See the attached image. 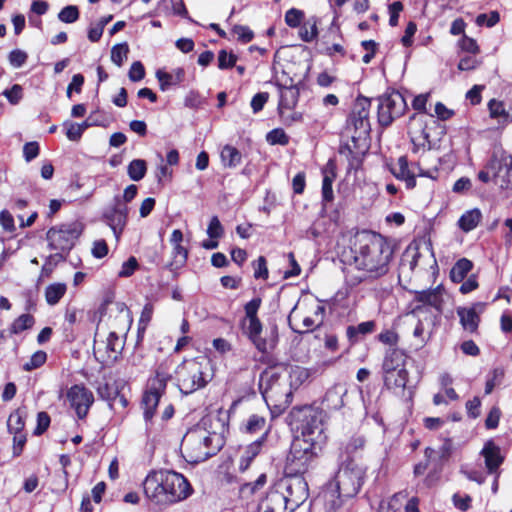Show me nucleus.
<instances>
[{
    "label": "nucleus",
    "mask_w": 512,
    "mask_h": 512,
    "mask_svg": "<svg viewBox=\"0 0 512 512\" xmlns=\"http://www.w3.org/2000/svg\"><path fill=\"white\" fill-rule=\"evenodd\" d=\"M472 268L473 263L470 260L466 258L458 260L450 271L451 280L454 283L463 282L465 277L471 271Z\"/></svg>",
    "instance_id": "72a5a7b5"
},
{
    "label": "nucleus",
    "mask_w": 512,
    "mask_h": 512,
    "mask_svg": "<svg viewBox=\"0 0 512 512\" xmlns=\"http://www.w3.org/2000/svg\"><path fill=\"white\" fill-rule=\"evenodd\" d=\"M221 160L226 167H236L241 162V153L235 147L226 145L221 151Z\"/></svg>",
    "instance_id": "ea45409f"
},
{
    "label": "nucleus",
    "mask_w": 512,
    "mask_h": 512,
    "mask_svg": "<svg viewBox=\"0 0 512 512\" xmlns=\"http://www.w3.org/2000/svg\"><path fill=\"white\" fill-rule=\"evenodd\" d=\"M254 277L255 278H268V269L266 265V260L263 256H260L257 261L254 263Z\"/></svg>",
    "instance_id": "338daca9"
},
{
    "label": "nucleus",
    "mask_w": 512,
    "mask_h": 512,
    "mask_svg": "<svg viewBox=\"0 0 512 512\" xmlns=\"http://www.w3.org/2000/svg\"><path fill=\"white\" fill-rule=\"evenodd\" d=\"M408 381V371L405 369H398L393 372L384 373V384L390 390L403 391Z\"/></svg>",
    "instance_id": "c756f323"
},
{
    "label": "nucleus",
    "mask_w": 512,
    "mask_h": 512,
    "mask_svg": "<svg viewBox=\"0 0 512 512\" xmlns=\"http://www.w3.org/2000/svg\"><path fill=\"white\" fill-rule=\"evenodd\" d=\"M411 141L414 145V150L416 151L419 148H425L430 144L429 134L423 128V121L421 118H418L416 115L411 117V123L408 131Z\"/></svg>",
    "instance_id": "412c9836"
},
{
    "label": "nucleus",
    "mask_w": 512,
    "mask_h": 512,
    "mask_svg": "<svg viewBox=\"0 0 512 512\" xmlns=\"http://www.w3.org/2000/svg\"><path fill=\"white\" fill-rule=\"evenodd\" d=\"M482 218V214L479 209L474 208L469 211H466L459 219L458 224L461 230L464 232H469L477 227L480 220Z\"/></svg>",
    "instance_id": "473e14b6"
},
{
    "label": "nucleus",
    "mask_w": 512,
    "mask_h": 512,
    "mask_svg": "<svg viewBox=\"0 0 512 512\" xmlns=\"http://www.w3.org/2000/svg\"><path fill=\"white\" fill-rule=\"evenodd\" d=\"M459 46H460L461 50L471 53V54H474V55L479 52V47H478L476 41L467 36H464L459 41Z\"/></svg>",
    "instance_id": "774afa93"
},
{
    "label": "nucleus",
    "mask_w": 512,
    "mask_h": 512,
    "mask_svg": "<svg viewBox=\"0 0 512 512\" xmlns=\"http://www.w3.org/2000/svg\"><path fill=\"white\" fill-rule=\"evenodd\" d=\"M233 33L237 36L238 40L243 43L250 42L253 39V32L247 26L236 25L233 28Z\"/></svg>",
    "instance_id": "bf43d9fd"
},
{
    "label": "nucleus",
    "mask_w": 512,
    "mask_h": 512,
    "mask_svg": "<svg viewBox=\"0 0 512 512\" xmlns=\"http://www.w3.org/2000/svg\"><path fill=\"white\" fill-rule=\"evenodd\" d=\"M303 19L304 12L299 9L291 8L285 13V23L291 28L299 27Z\"/></svg>",
    "instance_id": "8fccbe9b"
},
{
    "label": "nucleus",
    "mask_w": 512,
    "mask_h": 512,
    "mask_svg": "<svg viewBox=\"0 0 512 512\" xmlns=\"http://www.w3.org/2000/svg\"><path fill=\"white\" fill-rule=\"evenodd\" d=\"M27 57L26 52L15 49L9 54V62L14 68H20L26 62Z\"/></svg>",
    "instance_id": "4d7b16f0"
},
{
    "label": "nucleus",
    "mask_w": 512,
    "mask_h": 512,
    "mask_svg": "<svg viewBox=\"0 0 512 512\" xmlns=\"http://www.w3.org/2000/svg\"><path fill=\"white\" fill-rule=\"evenodd\" d=\"M290 386L299 387L309 378L308 369L300 366H294L289 371Z\"/></svg>",
    "instance_id": "37998d69"
},
{
    "label": "nucleus",
    "mask_w": 512,
    "mask_h": 512,
    "mask_svg": "<svg viewBox=\"0 0 512 512\" xmlns=\"http://www.w3.org/2000/svg\"><path fill=\"white\" fill-rule=\"evenodd\" d=\"M346 394V390L340 386H335L328 390L324 402L326 406L331 409H340L343 405V396Z\"/></svg>",
    "instance_id": "c9c22d12"
},
{
    "label": "nucleus",
    "mask_w": 512,
    "mask_h": 512,
    "mask_svg": "<svg viewBox=\"0 0 512 512\" xmlns=\"http://www.w3.org/2000/svg\"><path fill=\"white\" fill-rule=\"evenodd\" d=\"M129 52V46L127 43L116 44L111 49V60L112 62L121 67L124 61L127 59Z\"/></svg>",
    "instance_id": "a18cd8bd"
},
{
    "label": "nucleus",
    "mask_w": 512,
    "mask_h": 512,
    "mask_svg": "<svg viewBox=\"0 0 512 512\" xmlns=\"http://www.w3.org/2000/svg\"><path fill=\"white\" fill-rule=\"evenodd\" d=\"M156 77L160 83V89L162 91H165L168 86L170 85H176L177 83L181 82L184 78V70L183 69H177L175 75L157 71Z\"/></svg>",
    "instance_id": "58836bf2"
},
{
    "label": "nucleus",
    "mask_w": 512,
    "mask_h": 512,
    "mask_svg": "<svg viewBox=\"0 0 512 512\" xmlns=\"http://www.w3.org/2000/svg\"><path fill=\"white\" fill-rule=\"evenodd\" d=\"M46 359H47L46 352H44L42 350L36 351L30 357L29 361H27L24 364L23 369L25 371H32L34 369H37V368L41 367L46 362Z\"/></svg>",
    "instance_id": "09e8293b"
},
{
    "label": "nucleus",
    "mask_w": 512,
    "mask_h": 512,
    "mask_svg": "<svg viewBox=\"0 0 512 512\" xmlns=\"http://www.w3.org/2000/svg\"><path fill=\"white\" fill-rule=\"evenodd\" d=\"M259 386L260 389H262L264 398L272 399L278 395L281 384L279 383V377L276 373L265 371L260 377Z\"/></svg>",
    "instance_id": "5701e85b"
},
{
    "label": "nucleus",
    "mask_w": 512,
    "mask_h": 512,
    "mask_svg": "<svg viewBox=\"0 0 512 512\" xmlns=\"http://www.w3.org/2000/svg\"><path fill=\"white\" fill-rule=\"evenodd\" d=\"M66 291L67 286L65 283H53L48 285L45 289L46 302L51 306L56 305L65 295Z\"/></svg>",
    "instance_id": "f704fd0d"
},
{
    "label": "nucleus",
    "mask_w": 512,
    "mask_h": 512,
    "mask_svg": "<svg viewBox=\"0 0 512 512\" xmlns=\"http://www.w3.org/2000/svg\"><path fill=\"white\" fill-rule=\"evenodd\" d=\"M383 373L405 369V356L399 350L388 352L383 361Z\"/></svg>",
    "instance_id": "7c9ffc66"
},
{
    "label": "nucleus",
    "mask_w": 512,
    "mask_h": 512,
    "mask_svg": "<svg viewBox=\"0 0 512 512\" xmlns=\"http://www.w3.org/2000/svg\"><path fill=\"white\" fill-rule=\"evenodd\" d=\"M325 307L319 303L312 304L308 309V314H295L294 319L299 318L300 325L292 326L297 333H305L319 327L324 321Z\"/></svg>",
    "instance_id": "f3484780"
},
{
    "label": "nucleus",
    "mask_w": 512,
    "mask_h": 512,
    "mask_svg": "<svg viewBox=\"0 0 512 512\" xmlns=\"http://www.w3.org/2000/svg\"><path fill=\"white\" fill-rule=\"evenodd\" d=\"M236 60L237 58L234 54L221 50L218 54V67L220 69L231 68L235 65Z\"/></svg>",
    "instance_id": "603ef678"
},
{
    "label": "nucleus",
    "mask_w": 512,
    "mask_h": 512,
    "mask_svg": "<svg viewBox=\"0 0 512 512\" xmlns=\"http://www.w3.org/2000/svg\"><path fill=\"white\" fill-rule=\"evenodd\" d=\"M34 324V318L30 314L20 315L12 324L11 331L15 334L31 328Z\"/></svg>",
    "instance_id": "49530a36"
},
{
    "label": "nucleus",
    "mask_w": 512,
    "mask_h": 512,
    "mask_svg": "<svg viewBox=\"0 0 512 512\" xmlns=\"http://www.w3.org/2000/svg\"><path fill=\"white\" fill-rule=\"evenodd\" d=\"M279 114L282 121L287 125H291L295 122L302 121V114L299 112L292 111V109H282V111H279Z\"/></svg>",
    "instance_id": "69168bd1"
},
{
    "label": "nucleus",
    "mask_w": 512,
    "mask_h": 512,
    "mask_svg": "<svg viewBox=\"0 0 512 512\" xmlns=\"http://www.w3.org/2000/svg\"><path fill=\"white\" fill-rule=\"evenodd\" d=\"M480 61L474 55L462 57L458 63V69L461 71H469L477 68Z\"/></svg>",
    "instance_id": "052dcab7"
},
{
    "label": "nucleus",
    "mask_w": 512,
    "mask_h": 512,
    "mask_svg": "<svg viewBox=\"0 0 512 512\" xmlns=\"http://www.w3.org/2000/svg\"><path fill=\"white\" fill-rule=\"evenodd\" d=\"M280 490L287 502L288 511L293 512L302 505L309 496V488L306 480L302 476L287 475L274 487Z\"/></svg>",
    "instance_id": "6e6552de"
},
{
    "label": "nucleus",
    "mask_w": 512,
    "mask_h": 512,
    "mask_svg": "<svg viewBox=\"0 0 512 512\" xmlns=\"http://www.w3.org/2000/svg\"><path fill=\"white\" fill-rule=\"evenodd\" d=\"M132 318L129 309L124 304H118L116 310H111L107 322L110 332L124 335L130 329Z\"/></svg>",
    "instance_id": "a211bd4d"
},
{
    "label": "nucleus",
    "mask_w": 512,
    "mask_h": 512,
    "mask_svg": "<svg viewBox=\"0 0 512 512\" xmlns=\"http://www.w3.org/2000/svg\"><path fill=\"white\" fill-rule=\"evenodd\" d=\"M96 333L93 353L98 362L103 365H112L117 361L124 348V340L115 332H109L105 339H100Z\"/></svg>",
    "instance_id": "9d476101"
},
{
    "label": "nucleus",
    "mask_w": 512,
    "mask_h": 512,
    "mask_svg": "<svg viewBox=\"0 0 512 512\" xmlns=\"http://www.w3.org/2000/svg\"><path fill=\"white\" fill-rule=\"evenodd\" d=\"M138 267V262L135 257H130L126 262L122 264L121 270L119 271V277L131 276Z\"/></svg>",
    "instance_id": "0e129e2a"
},
{
    "label": "nucleus",
    "mask_w": 512,
    "mask_h": 512,
    "mask_svg": "<svg viewBox=\"0 0 512 512\" xmlns=\"http://www.w3.org/2000/svg\"><path fill=\"white\" fill-rule=\"evenodd\" d=\"M25 413L18 409L10 414L8 421H7V427L10 433H23V428L25 425Z\"/></svg>",
    "instance_id": "a19ab883"
},
{
    "label": "nucleus",
    "mask_w": 512,
    "mask_h": 512,
    "mask_svg": "<svg viewBox=\"0 0 512 512\" xmlns=\"http://www.w3.org/2000/svg\"><path fill=\"white\" fill-rule=\"evenodd\" d=\"M369 108L370 100L366 97H358L353 105L348 123L354 127L359 137L370 130Z\"/></svg>",
    "instance_id": "2eb2a0df"
},
{
    "label": "nucleus",
    "mask_w": 512,
    "mask_h": 512,
    "mask_svg": "<svg viewBox=\"0 0 512 512\" xmlns=\"http://www.w3.org/2000/svg\"><path fill=\"white\" fill-rule=\"evenodd\" d=\"M294 417L299 422L297 429L300 431V435L296 437L321 447L325 440L322 413L311 407H304Z\"/></svg>",
    "instance_id": "0eeeda50"
},
{
    "label": "nucleus",
    "mask_w": 512,
    "mask_h": 512,
    "mask_svg": "<svg viewBox=\"0 0 512 512\" xmlns=\"http://www.w3.org/2000/svg\"><path fill=\"white\" fill-rule=\"evenodd\" d=\"M264 440H265V437L263 435L260 439L254 441L251 444H249L248 446H246V448L239 460V471L240 472H245L249 468L251 462L261 452Z\"/></svg>",
    "instance_id": "c85d7f7f"
},
{
    "label": "nucleus",
    "mask_w": 512,
    "mask_h": 512,
    "mask_svg": "<svg viewBox=\"0 0 512 512\" xmlns=\"http://www.w3.org/2000/svg\"><path fill=\"white\" fill-rule=\"evenodd\" d=\"M318 19L311 17L300 27L299 36L304 42H312L318 36Z\"/></svg>",
    "instance_id": "4c0bfd02"
},
{
    "label": "nucleus",
    "mask_w": 512,
    "mask_h": 512,
    "mask_svg": "<svg viewBox=\"0 0 512 512\" xmlns=\"http://www.w3.org/2000/svg\"><path fill=\"white\" fill-rule=\"evenodd\" d=\"M0 225L7 232H13L15 230L14 218L8 210H2L0 212Z\"/></svg>",
    "instance_id": "e2e57ef3"
},
{
    "label": "nucleus",
    "mask_w": 512,
    "mask_h": 512,
    "mask_svg": "<svg viewBox=\"0 0 512 512\" xmlns=\"http://www.w3.org/2000/svg\"><path fill=\"white\" fill-rule=\"evenodd\" d=\"M267 477L264 473L259 475V477L254 482H249L243 484L239 489V495L242 499L248 500L250 499L258 490L263 488L266 484Z\"/></svg>",
    "instance_id": "e433bc0d"
},
{
    "label": "nucleus",
    "mask_w": 512,
    "mask_h": 512,
    "mask_svg": "<svg viewBox=\"0 0 512 512\" xmlns=\"http://www.w3.org/2000/svg\"><path fill=\"white\" fill-rule=\"evenodd\" d=\"M476 307L482 308L481 304H476L473 307H458L457 308V315L460 318V323L465 331H468L470 333L476 332L480 317L479 313L476 310Z\"/></svg>",
    "instance_id": "4be33fe9"
},
{
    "label": "nucleus",
    "mask_w": 512,
    "mask_h": 512,
    "mask_svg": "<svg viewBox=\"0 0 512 512\" xmlns=\"http://www.w3.org/2000/svg\"><path fill=\"white\" fill-rule=\"evenodd\" d=\"M58 19L63 23H74L79 19V9L75 5H68L58 13Z\"/></svg>",
    "instance_id": "de8ad7c7"
},
{
    "label": "nucleus",
    "mask_w": 512,
    "mask_h": 512,
    "mask_svg": "<svg viewBox=\"0 0 512 512\" xmlns=\"http://www.w3.org/2000/svg\"><path fill=\"white\" fill-rule=\"evenodd\" d=\"M128 76L132 82H138L142 80L145 76V69L143 64L140 61L133 62L130 67Z\"/></svg>",
    "instance_id": "5fc2aeb1"
},
{
    "label": "nucleus",
    "mask_w": 512,
    "mask_h": 512,
    "mask_svg": "<svg viewBox=\"0 0 512 512\" xmlns=\"http://www.w3.org/2000/svg\"><path fill=\"white\" fill-rule=\"evenodd\" d=\"M82 230V225L78 222L50 228L46 235L49 247L59 252L69 251L74 246L75 240L81 235Z\"/></svg>",
    "instance_id": "1a4fd4ad"
},
{
    "label": "nucleus",
    "mask_w": 512,
    "mask_h": 512,
    "mask_svg": "<svg viewBox=\"0 0 512 512\" xmlns=\"http://www.w3.org/2000/svg\"><path fill=\"white\" fill-rule=\"evenodd\" d=\"M406 101L400 92L393 91L379 98L378 120L382 126H389L395 118L404 114Z\"/></svg>",
    "instance_id": "9b49d317"
},
{
    "label": "nucleus",
    "mask_w": 512,
    "mask_h": 512,
    "mask_svg": "<svg viewBox=\"0 0 512 512\" xmlns=\"http://www.w3.org/2000/svg\"><path fill=\"white\" fill-rule=\"evenodd\" d=\"M64 126L66 127V136L71 141L80 140L83 132L81 131L78 123L74 122H65Z\"/></svg>",
    "instance_id": "680f3d73"
},
{
    "label": "nucleus",
    "mask_w": 512,
    "mask_h": 512,
    "mask_svg": "<svg viewBox=\"0 0 512 512\" xmlns=\"http://www.w3.org/2000/svg\"><path fill=\"white\" fill-rule=\"evenodd\" d=\"M442 292L443 289L441 286L434 289L417 291L415 293V300L440 310L442 305Z\"/></svg>",
    "instance_id": "cd10ccee"
},
{
    "label": "nucleus",
    "mask_w": 512,
    "mask_h": 512,
    "mask_svg": "<svg viewBox=\"0 0 512 512\" xmlns=\"http://www.w3.org/2000/svg\"><path fill=\"white\" fill-rule=\"evenodd\" d=\"M375 329L374 321H366L358 324L357 326H349L347 328V336L349 339H356L357 335H366L372 333Z\"/></svg>",
    "instance_id": "c03bdc74"
},
{
    "label": "nucleus",
    "mask_w": 512,
    "mask_h": 512,
    "mask_svg": "<svg viewBox=\"0 0 512 512\" xmlns=\"http://www.w3.org/2000/svg\"><path fill=\"white\" fill-rule=\"evenodd\" d=\"M168 379L169 376L166 373L158 371L155 377L150 380L148 389L145 391L142 398L143 414L146 421L153 418L160 398L165 391Z\"/></svg>",
    "instance_id": "f8f14e48"
},
{
    "label": "nucleus",
    "mask_w": 512,
    "mask_h": 512,
    "mask_svg": "<svg viewBox=\"0 0 512 512\" xmlns=\"http://www.w3.org/2000/svg\"><path fill=\"white\" fill-rule=\"evenodd\" d=\"M480 455L484 458L485 467L490 474L498 473L499 467L504 462V456L501 453V449L494 441H487Z\"/></svg>",
    "instance_id": "6ab92c4d"
},
{
    "label": "nucleus",
    "mask_w": 512,
    "mask_h": 512,
    "mask_svg": "<svg viewBox=\"0 0 512 512\" xmlns=\"http://www.w3.org/2000/svg\"><path fill=\"white\" fill-rule=\"evenodd\" d=\"M222 446V440L217 433L204 428H195L187 432L182 440V451L189 463L203 462L215 455Z\"/></svg>",
    "instance_id": "7ed1b4c3"
},
{
    "label": "nucleus",
    "mask_w": 512,
    "mask_h": 512,
    "mask_svg": "<svg viewBox=\"0 0 512 512\" xmlns=\"http://www.w3.org/2000/svg\"><path fill=\"white\" fill-rule=\"evenodd\" d=\"M322 197L323 201L331 202L334 199L332 184L336 178V167L332 160H329L322 169Z\"/></svg>",
    "instance_id": "b1692460"
},
{
    "label": "nucleus",
    "mask_w": 512,
    "mask_h": 512,
    "mask_svg": "<svg viewBox=\"0 0 512 512\" xmlns=\"http://www.w3.org/2000/svg\"><path fill=\"white\" fill-rule=\"evenodd\" d=\"M490 117L496 119L499 124L506 125L512 122V108H506L503 101L491 99L488 103Z\"/></svg>",
    "instance_id": "a878e982"
},
{
    "label": "nucleus",
    "mask_w": 512,
    "mask_h": 512,
    "mask_svg": "<svg viewBox=\"0 0 512 512\" xmlns=\"http://www.w3.org/2000/svg\"><path fill=\"white\" fill-rule=\"evenodd\" d=\"M223 226L217 216H213L207 228V234L211 239H218L223 235Z\"/></svg>",
    "instance_id": "864d4df0"
},
{
    "label": "nucleus",
    "mask_w": 512,
    "mask_h": 512,
    "mask_svg": "<svg viewBox=\"0 0 512 512\" xmlns=\"http://www.w3.org/2000/svg\"><path fill=\"white\" fill-rule=\"evenodd\" d=\"M128 207L119 197L114 198V204L111 208L107 209L103 218L107 225L112 229L116 241H119L120 236L127 224Z\"/></svg>",
    "instance_id": "ddd939ff"
},
{
    "label": "nucleus",
    "mask_w": 512,
    "mask_h": 512,
    "mask_svg": "<svg viewBox=\"0 0 512 512\" xmlns=\"http://www.w3.org/2000/svg\"><path fill=\"white\" fill-rule=\"evenodd\" d=\"M242 329L243 333L249 338V340L253 343V345L259 352L265 353L268 351V349L274 347V339L268 341L261 336L262 324L259 318L243 319Z\"/></svg>",
    "instance_id": "dca6fc26"
},
{
    "label": "nucleus",
    "mask_w": 512,
    "mask_h": 512,
    "mask_svg": "<svg viewBox=\"0 0 512 512\" xmlns=\"http://www.w3.org/2000/svg\"><path fill=\"white\" fill-rule=\"evenodd\" d=\"M147 171L146 162L142 159L132 160L128 165V175L133 181H140Z\"/></svg>",
    "instance_id": "79ce46f5"
},
{
    "label": "nucleus",
    "mask_w": 512,
    "mask_h": 512,
    "mask_svg": "<svg viewBox=\"0 0 512 512\" xmlns=\"http://www.w3.org/2000/svg\"><path fill=\"white\" fill-rule=\"evenodd\" d=\"M67 399L79 419L87 416L91 405L94 403L93 393L84 385L78 384L68 390Z\"/></svg>",
    "instance_id": "4468645a"
},
{
    "label": "nucleus",
    "mask_w": 512,
    "mask_h": 512,
    "mask_svg": "<svg viewBox=\"0 0 512 512\" xmlns=\"http://www.w3.org/2000/svg\"><path fill=\"white\" fill-rule=\"evenodd\" d=\"M211 377L209 363L205 358L185 360L176 369L178 387L186 395L204 388Z\"/></svg>",
    "instance_id": "20e7f679"
},
{
    "label": "nucleus",
    "mask_w": 512,
    "mask_h": 512,
    "mask_svg": "<svg viewBox=\"0 0 512 512\" xmlns=\"http://www.w3.org/2000/svg\"><path fill=\"white\" fill-rule=\"evenodd\" d=\"M353 263L363 272V279H378L389 271L393 250L378 233L362 231L355 236Z\"/></svg>",
    "instance_id": "f257e3e1"
},
{
    "label": "nucleus",
    "mask_w": 512,
    "mask_h": 512,
    "mask_svg": "<svg viewBox=\"0 0 512 512\" xmlns=\"http://www.w3.org/2000/svg\"><path fill=\"white\" fill-rule=\"evenodd\" d=\"M342 495L338 493L337 490L331 487V485L327 484L321 495L319 496V500L323 502L325 512H337V510L342 506Z\"/></svg>",
    "instance_id": "bb28decb"
},
{
    "label": "nucleus",
    "mask_w": 512,
    "mask_h": 512,
    "mask_svg": "<svg viewBox=\"0 0 512 512\" xmlns=\"http://www.w3.org/2000/svg\"><path fill=\"white\" fill-rule=\"evenodd\" d=\"M364 476L365 471L360 465L354 460H347L339 466L335 477L328 484L343 498H352L359 493Z\"/></svg>",
    "instance_id": "423d86ee"
},
{
    "label": "nucleus",
    "mask_w": 512,
    "mask_h": 512,
    "mask_svg": "<svg viewBox=\"0 0 512 512\" xmlns=\"http://www.w3.org/2000/svg\"><path fill=\"white\" fill-rule=\"evenodd\" d=\"M499 21V14L496 11L491 12L489 15L487 14H479L476 18V23L480 26L486 25L487 27H492L497 24Z\"/></svg>",
    "instance_id": "13d9d810"
},
{
    "label": "nucleus",
    "mask_w": 512,
    "mask_h": 512,
    "mask_svg": "<svg viewBox=\"0 0 512 512\" xmlns=\"http://www.w3.org/2000/svg\"><path fill=\"white\" fill-rule=\"evenodd\" d=\"M257 512H289L285 497L280 490L271 489L260 501Z\"/></svg>",
    "instance_id": "aec40b11"
},
{
    "label": "nucleus",
    "mask_w": 512,
    "mask_h": 512,
    "mask_svg": "<svg viewBox=\"0 0 512 512\" xmlns=\"http://www.w3.org/2000/svg\"><path fill=\"white\" fill-rule=\"evenodd\" d=\"M298 97L299 91L295 86L291 85L289 87H281L278 110H291L297 104Z\"/></svg>",
    "instance_id": "2f4dec72"
},
{
    "label": "nucleus",
    "mask_w": 512,
    "mask_h": 512,
    "mask_svg": "<svg viewBox=\"0 0 512 512\" xmlns=\"http://www.w3.org/2000/svg\"><path fill=\"white\" fill-rule=\"evenodd\" d=\"M320 449V446L295 437L286 459L285 473L289 476H302L315 465Z\"/></svg>",
    "instance_id": "39448f33"
},
{
    "label": "nucleus",
    "mask_w": 512,
    "mask_h": 512,
    "mask_svg": "<svg viewBox=\"0 0 512 512\" xmlns=\"http://www.w3.org/2000/svg\"><path fill=\"white\" fill-rule=\"evenodd\" d=\"M269 99V93L259 92L251 100V108L254 113L260 112Z\"/></svg>",
    "instance_id": "6e6d98bb"
},
{
    "label": "nucleus",
    "mask_w": 512,
    "mask_h": 512,
    "mask_svg": "<svg viewBox=\"0 0 512 512\" xmlns=\"http://www.w3.org/2000/svg\"><path fill=\"white\" fill-rule=\"evenodd\" d=\"M143 489L146 498L159 507L182 501L192 492L187 479L172 470L150 472L143 482Z\"/></svg>",
    "instance_id": "f03ea898"
},
{
    "label": "nucleus",
    "mask_w": 512,
    "mask_h": 512,
    "mask_svg": "<svg viewBox=\"0 0 512 512\" xmlns=\"http://www.w3.org/2000/svg\"><path fill=\"white\" fill-rule=\"evenodd\" d=\"M267 141L272 144H280V145H286L289 142V138L284 132V130L277 128L273 129L267 134Z\"/></svg>",
    "instance_id": "3c124183"
},
{
    "label": "nucleus",
    "mask_w": 512,
    "mask_h": 512,
    "mask_svg": "<svg viewBox=\"0 0 512 512\" xmlns=\"http://www.w3.org/2000/svg\"><path fill=\"white\" fill-rule=\"evenodd\" d=\"M391 172L397 179L404 180L407 188L411 189L415 187V170L409 169L406 157H400L397 163L391 168Z\"/></svg>",
    "instance_id": "393cba45"
}]
</instances>
